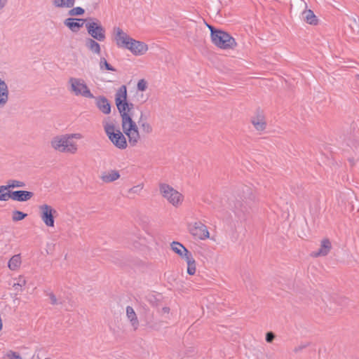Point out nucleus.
<instances>
[{
	"label": "nucleus",
	"instance_id": "26",
	"mask_svg": "<svg viewBox=\"0 0 359 359\" xmlns=\"http://www.w3.org/2000/svg\"><path fill=\"white\" fill-rule=\"evenodd\" d=\"M12 191L6 185H0V201L4 202L11 199Z\"/></svg>",
	"mask_w": 359,
	"mask_h": 359
},
{
	"label": "nucleus",
	"instance_id": "38",
	"mask_svg": "<svg viewBox=\"0 0 359 359\" xmlns=\"http://www.w3.org/2000/svg\"><path fill=\"white\" fill-rule=\"evenodd\" d=\"M77 95L80 94L85 97H94L90 91H77Z\"/></svg>",
	"mask_w": 359,
	"mask_h": 359
},
{
	"label": "nucleus",
	"instance_id": "42",
	"mask_svg": "<svg viewBox=\"0 0 359 359\" xmlns=\"http://www.w3.org/2000/svg\"><path fill=\"white\" fill-rule=\"evenodd\" d=\"M119 90H126V86H122Z\"/></svg>",
	"mask_w": 359,
	"mask_h": 359
},
{
	"label": "nucleus",
	"instance_id": "13",
	"mask_svg": "<svg viewBox=\"0 0 359 359\" xmlns=\"http://www.w3.org/2000/svg\"><path fill=\"white\" fill-rule=\"evenodd\" d=\"M299 8L304 10L302 13V18L305 22L311 25H318V18L311 10L307 9V4L304 1H301L299 2Z\"/></svg>",
	"mask_w": 359,
	"mask_h": 359
},
{
	"label": "nucleus",
	"instance_id": "11",
	"mask_svg": "<svg viewBox=\"0 0 359 359\" xmlns=\"http://www.w3.org/2000/svg\"><path fill=\"white\" fill-rule=\"evenodd\" d=\"M250 123L256 132L263 134L267 128L266 116L263 110H256L250 117Z\"/></svg>",
	"mask_w": 359,
	"mask_h": 359
},
{
	"label": "nucleus",
	"instance_id": "6",
	"mask_svg": "<svg viewBox=\"0 0 359 359\" xmlns=\"http://www.w3.org/2000/svg\"><path fill=\"white\" fill-rule=\"evenodd\" d=\"M212 43L223 50H233L237 46L236 39L229 33L208 25Z\"/></svg>",
	"mask_w": 359,
	"mask_h": 359
},
{
	"label": "nucleus",
	"instance_id": "14",
	"mask_svg": "<svg viewBox=\"0 0 359 359\" xmlns=\"http://www.w3.org/2000/svg\"><path fill=\"white\" fill-rule=\"evenodd\" d=\"M332 250V243L327 238H324L320 241L318 249L312 252L313 257H325Z\"/></svg>",
	"mask_w": 359,
	"mask_h": 359
},
{
	"label": "nucleus",
	"instance_id": "41",
	"mask_svg": "<svg viewBox=\"0 0 359 359\" xmlns=\"http://www.w3.org/2000/svg\"><path fill=\"white\" fill-rule=\"evenodd\" d=\"M8 0H0V11L3 10V8L7 5Z\"/></svg>",
	"mask_w": 359,
	"mask_h": 359
},
{
	"label": "nucleus",
	"instance_id": "31",
	"mask_svg": "<svg viewBox=\"0 0 359 359\" xmlns=\"http://www.w3.org/2000/svg\"><path fill=\"white\" fill-rule=\"evenodd\" d=\"M100 67L102 71H115V69L110 64H109L104 58H102L100 60Z\"/></svg>",
	"mask_w": 359,
	"mask_h": 359
},
{
	"label": "nucleus",
	"instance_id": "18",
	"mask_svg": "<svg viewBox=\"0 0 359 359\" xmlns=\"http://www.w3.org/2000/svg\"><path fill=\"white\" fill-rule=\"evenodd\" d=\"M85 46L89 51L95 55H99L101 53L100 45L98 43L97 41L94 39L87 38L85 40Z\"/></svg>",
	"mask_w": 359,
	"mask_h": 359
},
{
	"label": "nucleus",
	"instance_id": "19",
	"mask_svg": "<svg viewBox=\"0 0 359 359\" xmlns=\"http://www.w3.org/2000/svg\"><path fill=\"white\" fill-rule=\"evenodd\" d=\"M126 318L129 321L131 327L136 330L139 326V320L137 314L131 306H127L126 309Z\"/></svg>",
	"mask_w": 359,
	"mask_h": 359
},
{
	"label": "nucleus",
	"instance_id": "34",
	"mask_svg": "<svg viewBox=\"0 0 359 359\" xmlns=\"http://www.w3.org/2000/svg\"><path fill=\"white\" fill-rule=\"evenodd\" d=\"M48 301L51 304H59V300L56 295L53 292H49L48 294Z\"/></svg>",
	"mask_w": 359,
	"mask_h": 359
},
{
	"label": "nucleus",
	"instance_id": "20",
	"mask_svg": "<svg viewBox=\"0 0 359 359\" xmlns=\"http://www.w3.org/2000/svg\"><path fill=\"white\" fill-rule=\"evenodd\" d=\"M137 128H140L142 135H149L152 132L151 123L144 118L141 117L138 121ZM139 130V129H137Z\"/></svg>",
	"mask_w": 359,
	"mask_h": 359
},
{
	"label": "nucleus",
	"instance_id": "40",
	"mask_svg": "<svg viewBox=\"0 0 359 359\" xmlns=\"http://www.w3.org/2000/svg\"><path fill=\"white\" fill-rule=\"evenodd\" d=\"M350 20L352 22V23L350 25V27H351L352 29H354V26L358 27V22H357L355 18H351Z\"/></svg>",
	"mask_w": 359,
	"mask_h": 359
},
{
	"label": "nucleus",
	"instance_id": "36",
	"mask_svg": "<svg viewBox=\"0 0 359 359\" xmlns=\"http://www.w3.org/2000/svg\"><path fill=\"white\" fill-rule=\"evenodd\" d=\"M160 313L162 316L165 317V318H168L170 316V315L171 314V312H170V307L168 306H163L161 311H160Z\"/></svg>",
	"mask_w": 359,
	"mask_h": 359
},
{
	"label": "nucleus",
	"instance_id": "17",
	"mask_svg": "<svg viewBox=\"0 0 359 359\" xmlns=\"http://www.w3.org/2000/svg\"><path fill=\"white\" fill-rule=\"evenodd\" d=\"M84 22L83 19L67 18L64 21V25L72 32H77L83 27Z\"/></svg>",
	"mask_w": 359,
	"mask_h": 359
},
{
	"label": "nucleus",
	"instance_id": "39",
	"mask_svg": "<svg viewBox=\"0 0 359 359\" xmlns=\"http://www.w3.org/2000/svg\"><path fill=\"white\" fill-rule=\"evenodd\" d=\"M8 88V86L5 81L0 78V90H7Z\"/></svg>",
	"mask_w": 359,
	"mask_h": 359
},
{
	"label": "nucleus",
	"instance_id": "8",
	"mask_svg": "<svg viewBox=\"0 0 359 359\" xmlns=\"http://www.w3.org/2000/svg\"><path fill=\"white\" fill-rule=\"evenodd\" d=\"M85 27L88 34L97 41L102 42L106 39V29L97 19H90Z\"/></svg>",
	"mask_w": 359,
	"mask_h": 359
},
{
	"label": "nucleus",
	"instance_id": "22",
	"mask_svg": "<svg viewBox=\"0 0 359 359\" xmlns=\"http://www.w3.org/2000/svg\"><path fill=\"white\" fill-rule=\"evenodd\" d=\"M75 0H52V4L55 8H70L74 5Z\"/></svg>",
	"mask_w": 359,
	"mask_h": 359
},
{
	"label": "nucleus",
	"instance_id": "30",
	"mask_svg": "<svg viewBox=\"0 0 359 359\" xmlns=\"http://www.w3.org/2000/svg\"><path fill=\"white\" fill-rule=\"evenodd\" d=\"M3 359H22L20 354L13 351H8L4 355Z\"/></svg>",
	"mask_w": 359,
	"mask_h": 359
},
{
	"label": "nucleus",
	"instance_id": "43",
	"mask_svg": "<svg viewBox=\"0 0 359 359\" xmlns=\"http://www.w3.org/2000/svg\"><path fill=\"white\" fill-rule=\"evenodd\" d=\"M356 76H357V78H358V80H359V74H358V75H357Z\"/></svg>",
	"mask_w": 359,
	"mask_h": 359
},
{
	"label": "nucleus",
	"instance_id": "37",
	"mask_svg": "<svg viewBox=\"0 0 359 359\" xmlns=\"http://www.w3.org/2000/svg\"><path fill=\"white\" fill-rule=\"evenodd\" d=\"M275 339V335L273 332H267L266 334V341L268 342V343H271Z\"/></svg>",
	"mask_w": 359,
	"mask_h": 359
},
{
	"label": "nucleus",
	"instance_id": "27",
	"mask_svg": "<svg viewBox=\"0 0 359 359\" xmlns=\"http://www.w3.org/2000/svg\"><path fill=\"white\" fill-rule=\"evenodd\" d=\"M8 189L11 191V189L23 188L25 187V182L19 180L11 179L7 180L6 184Z\"/></svg>",
	"mask_w": 359,
	"mask_h": 359
},
{
	"label": "nucleus",
	"instance_id": "25",
	"mask_svg": "<svg viewBox=\"0 0 359 359\" xmlns=\"http://www.w3.org/2000/svg\"><path fill=\"white\" fill-rule=\"evenodd\" d=\"M15 283L13 285V289L19 292H22L23 287L27 284V280L25 276H19L15 278Z\"/></svg>",
	"mask_w": 359,
	"mask_h": 359
},
{
	"label": "nucleus",
	"instance_id": "12",
	"mask_svg": "<svg viewBox=\"0 0 359 359\" xmlns=\"http://www.w3.org/2000/svg\"><path fill=\"white\" fill-rule=\"evenodd\" d=\"M149 234L147 233H140L133 241V248L139 252H143L148 248L149 243Z\"/></svg>",
	"mask_w": 359,
	"mask_h": 359
},
{
	"label": "nucleus",
	"instance_id": "7",
	"mask_svg": "<svg viewBox=\"0 0 359 359\" xmlns=\"http://www.w3.org/2000/svg\"><path fill=\"white\" fill-rule=\"evenodd\" d=\"M159 191L162 197L172 206L179 208L183 204L184 195L171 185L165 183L161 184L159 187Z\"/></svg>",
	"mask_w": 359,
	"mask_h": 359
},
{
	"label": "nucleus",
	"instance_id": "28",
	"mask_svg": "<svg viewBox=\"0 0 359 359\" xmlns=\"http://www.w3.org/2000/svg\"><path fill=\"white\" fill-rule=\"evenodd\" d=\"M27 215L20 210H13L11 214L12 221L14 222L23 220Z\"/></svg>",
	"mask_w": 359,
	"mask_h": 359
},
{
	"label": "nucleus",
	"instance_id": "9",
	"mask_svg": "<svg viewBox=\"0 0 359 359\" xmlns=\"http://www.w3.org/2000/svg\"><path fill=\"white\" fill-rule=\"evenodd\" d=\"M39 215L44 225L47 227L55 226V219L57 215V210L50 205L43 203L38 206Z\"/></svg>",
	"mask_w": 359,
	"mask_h": 359
},
{
	"label": "nucleus",
	"instance_id": "15",
	"mask_svg": "<svg viewBox=\"0 0 359 359\" xmlns=\"http://www.w3.org/2000/svg\"><path fill=\"white\" fill-rule=\"evenodd\" d=\"M95 104L98 110L105 115H108L111 111V106L109 101L103 96L94 97Z\"/></svg>",
	"mask_w": 359,
	"mask_h": 359
},
{
	"label": "nucleus",
	"instance_id": "23",
	"mask_svg": "<svg viewBox=\"0 0 359 359\" xmlns=\"http://www.w3.org/2000/svg\"><path fill=\"white\" fill-rule=\"evenodd\" d=\"M120 177V175L116 170H110L109 172H104L102 175V180L105 182H111Z\"/></svg>",
	"mask_w": 359,
	"mask_h": 359
},
{
	"label": "nucleus",
	"instance_id": "33",
	"mask_svg": "<svg viewBox=\"0 0 359 359\" xmlns=\"http://www.w3.org/2000/svg\"><path fill=\"white\" fill-rule=\"evenodd\" d=\"M137 90H145L149 88V83L145 79H140L137 84Z\"/></svg>",
	"mask_w": 359,
	"mask_h": 359
},
{
	"label": "nucleus",
	"instance_id": "32",
	"mask_svg": "<svg viewBox=\"0 0 359 359\" xmlns=\"http://www.w3.org/2000/svg\"><path fill=\"white\" fill-rule=\"evenodd\" d=\"M84 13V10L81 7L73 8L69 11L68 14L71 16H79Z\"/></svg>",
	"mask_w": 359,
	"mask_h": 359
},
{
	"label": "nucleus",
	"instance_id": "4",
	"mask_svg": "<svg viewBox=\"0 0 359 359\" xmlns=\"http://www.w3.org/2000/svg\"><path fill=\"white\" fill-rule=\"evenodd\" d=\"M104 132L111 142L119 149H125L128 147L126 138L116 126V121L109 118H104L102 121Z\"/></svg>",
	"mask_w": 359,
	"mask_h": 359
},
{
	"label": "nucleus",
	"instance_id": "29",
	"mask_svg": "<svg viewBox=\"0 0 359 359\" xmlns=\"http://www.w3.org/2000/svg\"><path fill=\"white\" fill-rule=\"evenodd\" d=\"M143 184H139L137 185H135L128 190V194L130 196L138 195L143 189Z\"/></svg>",
	"mask_w": 359,
	"mask_h": 359
},
{
	"label": "nucleus",
	"instance_id": "3",
	"mask_svg": "<svg viewBox=\"0 0 359 359\" xmlns=\"http://www.w3.org/2000/svg\"><path fill=\"white\" fill-rule=\"evenodd\" d=\"M83 138V135L80 133L60 134L54 136L50 144L51 147L57 151L75 154L78 151V145L75 140Z\"/></svg>",
	"mask_w": 359,
	"mask_h": 359
},
{
	"label": "nucleus",
	"instance_id": "5",
	"mask_svg": "<svg viewBox=\"0 0 359 359\" xmlns=\"http://www.w3.org/2000/svg\"><path fill=\"white\" fill-rule=\"evenodd\" d=\"M170 248L173 253L177 255L187 264V273L189 276H194L196 273V261L192 253L181 243L172 241Z\"/></svg>",
	"mask_w": 359,
	"mask_h": 359
},
{
	"label": "nucleus",
	"instance_id": "16",
	"mask_svg": "<svg viewBox=\"0 0 359 359\" xmlns=\"http://www.w3.org/2000/svg\"><path fill=\"white\" fill-rule=\"evenodd\" d=\"M34 196V193L28 191H12L11 199L18 202H25Z\"/></svg>",
	"mask_w": 359,
	"mask_h": 359
},
{
	"label": "nucleus",
	"instance_id": "2",
	"mask_svg": "<svg viewBox=\"0 0 359 359\" xmlns=\"http://www.w3.org/2000/svg\"><path fill=\"white\" fill-rule=\"evenodd\" d=\"M111 39L118 48L126 49L135 56L144 55L149 50L145 42L133 39L119 27L113 28Z\"/></svg>",
	"mask_w": 359,
	"mask_h": 359
},
{
	"label": "nucleus",
	"instance_id": "35",
	"mask_svg": "<svg viewBox=\"0 0 359 359\" xmlns=\"http://www.w3.org/2000/svg\"><path fill=\"white\" fill-rule=\"evenodd\" d=\"M8 100V93L7 91H0V105H4L6 104Z\"/></svg>",
	"mask_w": 359,
	"mask_h": 359
},
{
	"label": "nucleus",
	"instance_id": "21",
	"mask_svg": "<svg viewBox=\"0 0 359 359\" xmlns=\"http://www.w3.org/2000/svg\"><path fill=\"white\" fill-rule=\"evenodd\" d=\"M22 260L20 255H13L8 261V267L11 271H17L21 266Z\"/></svg>",
	"mask_w": 359,
	"mask_h": 359
},
{
	"label": "nucleus",
	"instance_id": "1",
	"mask_svg": "<svg viewBox=\"0 0 359 359\" xmlns=\"http://www.w3.org/2000/svg\"><path fill=\"white\" fill-rule=\"evenodd\" d=\"M127 91H118L116 95V104L122 116V128L128 137L130 145L135 146L140 140V133L137 124L128 116L131 104L127 101Z\"/></svg>",
	"mask_w": 359,
	"mask_h": 359
},
{
	"label": "nucleus",
	"instance_id": "10",
	"mask_svg": "<svg viewBox=\"0 0 359 359\" xmlns=\"http://www.w3.org/2000/svg\"><path fill=\"white\" fill-rule=\"evenodd\" d=\"M189 232L196 238L201 241L214 240L210 237L208 227L201 221H194L188 224Z\"/></svg>",
	"mask_w": 359,
	"mask_h": 359
},
{
	"label": "nucleus",
	"instance_id": "24",
	"mask_svg": "<svg viewBox=\"0 0 359 359\" xmlns=\"http://www.w3.org/2000/svg\"><path fill=\"white\" fill-rule=\"evenodd\" d=\"M69 83L72 90H84L87 88L86 84L82 79L72 78L69 80Z\"/></svg>",
	"mask_w": 359,
	"mask_h": 359
}]
</instances>
